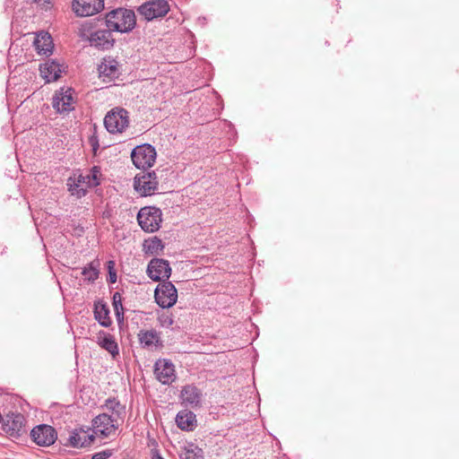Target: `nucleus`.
<instances>
[{
  "mask_svg": "<svg viewBox=\"0 0 459 459\" xmlns=\"http://www.w3.org/2000/svg\"><path fill=\"white\" fill-rule=\"evenodd\" d=\"M136 23L135 14L133 10L117 8L111 11L106 16V25L110 30L128 32Z\"/></svg>",
  "mask_w": 459,
  "mask_h": 459,
  "instance_id": "obj_1",
  "label": "nucleus"
},
{
  "mask_svg": "<svg viewBox=\"0 0 459 459\" xmlns=\"http://www.w3.org/2000/svg\"><path fill=\"white\" fill-rule=\"evenodd\" d=\"M137 221L140 227L145 232H155L157 231L162 221V212L160 209L147 206L142 208L137 214Z\"/></svg>",
  "mask_w": 459,
  "mask_h": 459,
  "instance_id": "obj_2",
  "label": "nucleus"
},
{
  "mask_svg": "<svg viewBox=\"0 0 459 459\" xmlns=\"http://www.w3.org/2000/svg\"><path fill=\"white\" fill-rule=\"evenodd\" d=\"M156 150L148 143L136 146L133 149L131 158L134 165L140 169H146L153 166L156 160Z\"/></svg>",
  "mask_w": 459,
  "mask_h": 459,
  "instance_id": "obj_3",
  "label": "nucleus"
},
{
  "mask_svg": "<svg viewBox=\"0 0 459 459\" xmlns=\"http://www.w3.org/2000/svg\"><path fill=\"white\" fill-rule=\"evenodd\" d=\"M104 125L109 133H121L129 125L128 112L124 108H114L104 118Z\"/></svg>",
  "mask_w": 459,
  "mask_h": 459,
  "instance_id": "obj_4",
  "label": "nucleus"
},
{
  "mask_svg": "<svg viewBox=\"0 0 459 459\" xmlns=\"http://www.w3.org/2000/svg\"><path fill=\"white\" fill-rule=\"evenodd\" d=\"M137 11L146 21H152L165 16L169 5L166 0H150L140 5Z\"/></svg>",
  "mask_w": 459,
  "mask_h": 459,
  "instance_id": "obj_5",
  "label": "nucleus"
},
{
  "mask_svg": "<svg viewBox=\"0 0 459 459\" xmlns=\"http://www.w3.org/2000/svg\"><path fill=\"white\" fill-rule=\"evenodd\" d=\"M154 298L160 307L169 308L177 302L178 291L170 281H163L156 287Z\"/></svg>",
  "mask_w": 459,
  "mask_h": 459,
  "instance_id": "obj_6",
  "label": "nucleus"
},
{
  "mask_svg": "<svg viewBox=\"0 0 459 459\" xmlns=\"http://www.w3.org/2000/svg\"><path fill=\"white\" fill-rule=\"evenodd\" d=\"M118 425L117 418L102 413L93 420V432L102 437H108L116 434Z\"/></svg>",
  "mask_w": 459,
  "mask_h": 459,
  "instance_id": "obj_7",
  "label": "nucleus"
},
{
  "mask_svg": "<svg viewBox=\"0 0 459 459\" xmlns=\"http://www.w3.org/2000/svg\"><path fill=\"white\" fill-rule=\"evenodd\" d=\"M158 179L155 172L138 174L134 178V187L142 196L154 194L158 187Z\"/></svg>",
  "mask_w": 459,
  "mask_h": 459,
  "instance_id": "obj_8",
  "label": "nucleus"
},
{
  "mask_svg": "<svg viewBox=\"0 0 459 459\" xmlns=\"http://www.w3.org/2000/svg\"><path fill=\"white\" fill-rule=\"evenodd\" d=\"M74 91L72 88H61L53 96L52 106L58 113L74 109Z\"/></svg>",
  "mask_w": 459,
  "mask_h": 459,
  "instance_id": "obj_9",
  "label": "nucleus"
},
{
  "mask_svg": "<svg viewBox=\"0 0 459 459\" xmlns=\"http://www.w3.org/2000/svg\"><path fill=\"white\" fill-rule=\"evenodd\" d=\"M147 274L154 281L168 280L171 275L169 263L164 259H152L147 266Z\"/></svg>",
  "mask_w": 459,
  "mask_h": 459,
  "instance_id": "obj_10",
  "label": "nucleus"
},
{
  "mask_svg": "<svg viewBox=\"0 0 459 459\" xmlns=\"http://www.w3.org/2000/svg\"><path fill=\"white\" fill-rule=\"evenodd\" d=\"M32 440L39 446H49L56 440V429L49 425H39L30 431Z\"/></svg>",
  "mask_w": 459,
  "mask_h": 459,
  "instance_id": "obj_11",
  "label": "nucleus"
},
{
  "mask_svg": "<svg viewBox=\"0 0 459 459\" xmlns=\"http://www.w3.org/2000/svg\"><path fill=\"white\" fill-rule=\"evenodd\" d=\"M2 429L11 437L20 436L24 430L25 418L21 413H9L1 418Z\"/></svg>",
  "mask_w": 459,
  "mask_h": 459,
  "instance_id": "obj_12",
  "label": "nucleus"
},
{
  "mask_svg": "<svg viewBox=\"0 0 459 459\" xmlns=\"http://www.w3.org/2000/svg\"><path fill=\"white\" fill-rule=\"evenodd\" d=\"M104 8L103 0H74L73 10L82 17L91 16Z\"/></svg>",
  "mask_w": 459,
  "mask_h": 459,
  "instance_id": "obj_13",
  "label": "nucleus"
},
{
  "mask_svg": "<svg viewBox=\"0 0 459 459\" xmlns=\"http://www.w3.org/2000/svg\"><path fill=\"white\" fill-rule=\"evenodd\" d=\"M154 374L163 385H169L176 379L175 367L169 359H159L155 363Z\"/></svg>",
  "mask_w": 459,
  "mask_h": 459,
  "instance_id": "obj_14",
  "label": "nucleus"
},
{
  "mask_svg": "<svg viewBox=\"0 0 459 459\" xmlns=\"http://www.w3.org/2000/svg\"><path fill=\"white\" fill-rule=\"evenodd\" d=\"M138 339L140 344L150 351H154L163 346L159 333L154 329L141 330L138 333Z\"/></svg>",
  "mask_w": 459,
  "mask_h": 459,
  "instance_id": "obj_15",
  "label": "nucleus"
},
{
  "mask_svg": "<svg viewBox=\"0 0 459 459\" xmlns=\"http://www.w3.org/2000/svg\"><path fill=\"white\" fill-rule=\"evenodd\" d=\"M111 30H98L92 32L90 36L91 46H93L101 49H108L113 46L114 39L111 35Z\"/></svg>",
  "mask_w": 459,
  "mask_h": 459,
  "instance_id": "obj_16",
  "label": "nucleus"
},
{
  "mask_svg": "<svg viewBox=\"0 0 459 459\" xmlns=\"http://www.w3.org/2000/svg\"><path fill=\"white\" fill-rule=\"evenodd\" d=\"M202 392L195 385H188L183 387L180 398L182 403L190 405L191 407H197L201 404Z\"/></svg>",
  "mask_w": 459,
  "mask_h": 459,
  "instance_id": "obj_17",
  "label": "nucleus"
},
{
  "mask_svg": "<svg viewBox=\"0 0 459 459\" xmlns=\"http://www.w3.org/2000/svg\"><path fill=\"white\" fill-rule=\"evenodd\" d=\"M98 70L100 77L103 79V82H111L118 75V64L114 59L104 58Z\"/></svg>",
  "mask_w": 459,
  "mask_h": 459,
  "instance_id": "obj_18",
  "label": "nucleus"
},
{
  "mask_svg": "<svg viewBox=\"0 0 459 459\" xmlns=\"http://www.w3.org/2000/svg\"><path fill=\"white\" fill-rule=\"evenodd\" d=\"M94 440L93 434L89 430L76 429L73 431L68 438L69 444L75 448L90 446Z\"/></svg>",
  "mask_w": 459,
  "mask_h": 459,
  "instance_id": "obj_19",
  "label": "nucleus"
},
{
  "mask_svg": "<svg viewBox=\"0 0 459 459\" xmlns=\"http://www.w3.org/2000/svg\"><path fill=\"white\" fill-rule=\"evenodd\" d=\"M97 343L104 350H106L112 358H116L118 353V345L113 335L104 331L99 332L97 335Z\"/></svg>",
  "mask_w": 459,
  "mask_h": 459,
  "instance_id": "obj_20",
  "label": "nucleus"
},
{
  "mask_svg": "<svg viewBox=\"0 0 459 459\" xmlns=\"http://www.w3.org/2000/svg\"><path fill=\"white\" fill-rule=\"evenodd\" d=\"M62 66L56 61H48L40 65V73L48 82L56 81L62 73Z\"/></svg>",
  "mask_w": 459,
  "mask_h": 459,
  "instance_id": "obj_21",
  "label": "nucleus"
},
{
  "mask_svg": "<svg viewBox=\"0 0 459 459\" xmlns=\"http://www.w3.org/2000/svg\"><path fill=\"white\" fill-rule=\"evenodd\" d=\"M176 422L180 429L191 431L196 426V417L195 414L190 411H181L177 414Z\"/></svg>",
  "mask_w": 459,
  "mask_h": 459,
  "instance_id": "obj_22",
  "label": "nucleus"
},
{
  "mask_svg": "<svg viewBox=\"0 0 459 459\" xmlns=\"http://www.w3.org/2000/svg\"><path fill=\"white\" fill-rule=\"evenodd\" d=\"M34 46L39 54L48 55L52 52L53 42L51 36L47 32L37 34Z\"/></svg>",
  "mask_w": 459,
  "mask_h": 459,
  "instance_id": "obj_23",
  "label": "nucleus"
},
{
  "mask_svg": "<svg viewBox=\"0 0 459 459\" xmlns=\"http://www.w3.org/2000/svg\"><path fill=\"white\" fill-rule=\"evenodd\" d=\"M108 411L111 412L113 417L117 418V420H122L126 413V407L120 403L117 398H108L106 400L103 406Z\"/></svg>",
  "mask_w": 459,
  "mask_h": 459,
  "instance_id": "obj_24",
  "label": "nucleus"
},
{
  "mask_svg": "<svg viewBox=\"0 0 459 459\" xmlns=\"http://www.w3.org/2000/svg\"><path fill=\"white\" fill-rule=\"evenodd\" d=\"M94 314L95 318L102 326L108 327L110 325L111 320L108 316V310L107 309L105 305L96 306Z\"/></svg>",
  "mask_w": 459,
  "mask_h": 459,
  "instance_id": "obj_25",
  "label": "nucleus"
},
{
  "mask_svg": "<svg viewBox=\"0 0 459 459\" xmlns=\"http://www.w3.org/2000/svg\"><path fill=\"white\" fill-rule=\"evenodd\" d=\"M143 247L146 253H151L152 255L158 254L159 251H161L163 249L162 241L156 237L152 238L150 240H146L144 242Z\"/></svg>",
  "mask_w": 459,
  "mask_h": 459,
  "instance_id": "obj_26",
  "label": "nucleus"
},
{
  "mask_svg": "<svg viewBox=\"0 0 459 459\" xmlns=\"http://www.w3.org/2000/svg\"><path fill=\"white\" fill-rule=\"evenodd\" d=\"M67 186H68V190L71 192L72 195H77V197H82L83 195H85L86 194V189L83 188L81 184H79L75 178H68V182H67Z\"/></svg>",
  "mask_w": 459,
  "mask_h": 459,
  "instance_id": "obj_27",
  "label": "nucleus"
},
{
  "mask_svg": "<svg viewBox=\"0 0 459 459\" xmlns=\"http://www.w3.org/2000/svg\"><path fill=\"white\" fill-rule=\"evenodd\" d=\"M113 307L117 316V320L119 321L124 316V308L122 305V296L119 292H115L113 295Z\"/></svg>",
  "mask_w": 459,
  "mask_h": 459,
  "instance_id": "obj_28",
  "label": "nucleus"
},
{
  "mask_svg": "<svg viewBox=\"0 0 459 459\" xmlns=\"http://www.w3.org/2000/svg\"><path fill=\"white\" fill-rule=\"evenodd\" d=\"M82 273L84 276L85 280L89 281H95L99 276V271L94 266H92V264H90L89 266L83 268Z\"/></svg>",
  "mask_w": 459,
  "mask_h": 459,
  "instance_id": "obj_29",
  "label": "nucleus"
},
{
  "mask_svg": "<svg viewBox=\"0 0 459 459\" xmlns=\"http://www.w3.org/2000/svg\"><path fill=\"white\" fill-rule=\"evenodd\" d=\"M90 175V187L100 185L99 176L100 175V169L97 167H93Z\"/></svg>",
  "mask_w": 459,
  "mask_h": 459,
  "instance_id": "obj_30",
  "label": "nucleus"
},
{
  "mask_svg": "<svg viewBox=\"0 0 459 459\" xmlns=\"http://www.w3.org/2000/svg\"><path fill=\"white\" fill-rule=\"evenodd\" d=\"M112 455L111 450H103L91 455V459H108Z\"/></svg>",
  "mask_w": 459,
  "mask_h": 459,
  "instance_id": "obj_31",
  "label": "nucleus"
},
{
  "mask_svg": "<svg viewBox=\"0 0 459 459\" xmlns=\"http://www.w3.org/2000/svg\"><path fill=\"white\" fill-rule=\"evenodd\" d=\"M75 179L82 186L85 185L90 187V175H79Z\"/></svg>",
  "mask_w": 459,
  "mask_h": 459,
  "instance_id": "obj_32",
  "label": "nucleus"
},
{
  "mask_svg": "<svg viewBox=\"0 0 459 459\" xmlns=\"http://www.w3.org/2000/svg\"><path fill=\"white\" fill-rule=\"evenodd\" d=\"M181 459H195V455L192 450H186L180 455Z\"/></svg>",
  "mask_w": 459,
  "mask_h": 459,
  "instance_id": "obj_33",
  "label": "nucleus"
},
{
  "mask_svg": "<svg viewBox=\"0 0 459 459\" xmlns=\"http://www.w3.org/2000/svg\"><path fill=\"white\" fill-rule=\"evenodd\" d=\"M34 2L45 8H48L50 4V0H34Z\"/></svg>",
  "mask_w": 459,
  "mask_h": 459,
  "instance_id": "obj_34",
  "label": "nucleus"
},
{
  "mask_svg": "<svg viewBox=\"0 0 459 459\" xmlns=\"http://www.w3.org/2000/svg\"><path fill=\"white\" fill-rule=\"evenodd\" d=\"M109 277H110V281L111 282H115L116 281V280H117L116 273H109Z\"/></svg>",
  "mask_w": 459,
  "mask_h": 459,
  "instance_id": "obj_35",
  "label": "nucleus"
},
{
  "mask_svg": "<svg viewBox=\"0 0 459 459\" xmlns=\"http://www.w3.org/2000/svg\"><path fill=\"white\" fill-rule=\"evenodd\" d=\"M108 264H109V267H111V264H113V262L109 261Z\"/></svg>",
  "mask_w": 459,
  "mask_h": 459,
  "instance_id": "obj_36",
  "label": "nucleus"
}]
</instances>
